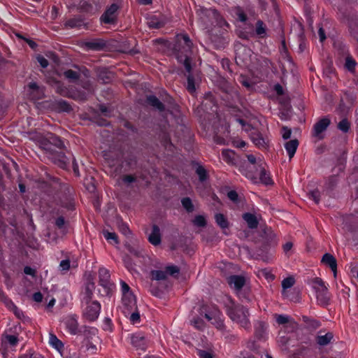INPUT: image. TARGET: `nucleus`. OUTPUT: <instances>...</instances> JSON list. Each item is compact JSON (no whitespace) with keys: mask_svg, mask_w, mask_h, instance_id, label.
I'll return each instance as SVG.
<instances>
[{"mask_svg":"<svg viewBox=\"0 0 358 358\" xmlns=\"http://www.w3.org/2000/svg\"><path fill=\"white\" fill-rule=\"evenodd\" d=\"M177 43L174 45V54L179 63L183 64L187 74V91L193 94L196 92V79L194 73L192 72L191 55L192 43L187 34L181 36Z\"/></svg>","mask_w":358,"mask_h":358,"instance_id":"nucleus-1","label":"nucleus"},{"mask_svg":"<svg viewBox=\"0 0 358 358\" xmlns=\"http://www.w3.org/2000/svg\"><path fill=\"white\" fill-rule=\"evenodd\" d=\"M94 289L95 284L90 280L85 284L84 289L80 294L83 317L89 322L96 321L101 312L100 303L93 299Z\"/></svg>","mask_w":358,"mask_h":358,"instance_id":"nucleus-2","label":"nucleus"},{"mask_svg":"<svg viewBox=\"0 0 358 358\" xmlns=\"http://www.w3.org/2000/svg\"><path fill=\"white\" fill-rule=\"evenodd\" d=\"M29 138L36 141L40 148L44 150L48 154L55 152V148L61 150L64 148V142L60 137L52 133H48L45 136L37 133H30Z\"/></svg>","mask_w":358,"mask_h":358,"instance_id":"nucleus-3","label":"nucleus"},{"mask_svg":"<svg viewBox=\"0 0 358 358\" xmlns=\"http://www.w3.org/2000/svg\"><path fill=\"white\" fill-rule=\"evenodd\" d=\"M199 22L203 29H210L215 24H222L223 21L218 12L213 8L200 6L196 10Z\"/></svg>","mask_w":358,"mask_h":358,"instance_id":"nucleus-4","label":"nucleus"},{"mask_svg":"<svg viewBox=\"0 0 358 358\" xmlns=\"http://www.w3.org/2000/svg\"><path fill=\"white\" fill-rule=\"evenodd\" d=\"M227 314L232 321L237 322L242 327L245 329L250 327L249 312L243 306L235 304L231 301L227 306Z\"/></svg>","mask_w":358,"mask_h":358,"instance_id":"nucleus-5","label":"nucleus"},{"mask_svg":"<svg viewBox=\"0 0 358 358\" xmlns=\"http://www.w3.org/2000/svg\"><path fill=\"white\" fill-rule=\"evenodd\" d=\"M99 285L103 288L102 296H110L114 285L110 282V275L109 271L105 268L99 269Z\"/></svg>","mask_w":358,"mask_h":358,"instance_id":"nucleus-6","label":"nucleus"},{"mask_svg":"<svg viewBox=\"0 0 358 358\" xmlns=\"http://www.w3.org/2000/svg\"><path fill=\"white\" fill-rule=\"evenodd\" d=\"M69 156H66L62 152L55 151L50 154H48L49 159L59 167L63 169H67L70 164V162L73 157L71 154H69Z\"/></svg>","mask_w":358,"mask_h":358,"instance_id":"nucleus-7","label":"nucleus"},{"mask_svg":"<svg viewBox=\"0 0 358 358\" xmlns=\"http://www.w3.org/2000/svg\"><path fill=\"white\" fill-rule=\"evenodd\" d=\"M227 282L240 298L247 299L245 295L242 294V289L245 284V278L243 276L238 275H230L227 278Z\"/></svg>","mask_w":358,"mask_h":358,"instance_id":"nucleus-8","label":"nucleus"},{"mask_svg":"<svg viewBox=\"0 0 358 358\" xmlns=\"http://www.w3.org/2000/svg\"><path fill=\"white\" fill-rule=\"evenodd\" d=\"M343 20L347 23L350 35L358 42V15L354 13L344 15Z\"/></svg>","mask_w":358,"mask_h":358,"instance_id":"nucleus-9","label":"nucleus"},{"mask_svg":"<svg viewBox=\"0 0 358 358\" xmlns=\"http://www.w3.org/2000/svg\"><path fill=\"white\" fill-rule=\"evenodd\" d=\"M119 8L120 6L117 3H112L101 16V22L104 24L115 23L117 20V11Z\"/></svg>","mask_w":358,"mask_h":358,"instance_id":"nucleus-10","label":"nucleus"},{"mask_svg":"<svg viewBox=\"0 0 358 358\" xmlns=\"http://www.w3.org/2000/svg\"><path fill=\"white\" fill-rule=\"evenodd\" d=\"M122 303L123 307V313L127 317L129 316L133 310H136L138 307L136 303V298L133 293L123 295L122 297Z\"/></svg>","mask_w":358,"mask_h":358,"instance_id":"nucleus-11","label":"nucleus"},{"mask_svg":"<svg viewBox=\"0 0 358 358\" xmlns=\"http://www.w3.org/2000/svg\"><path fill=\"white\" fill-rule=\"evenodd\" d=\"M250 139L259 149L266 150L268 148V139L264 138L262 134L257 130L250 134Z\"/></svg>","mask_w":358,"mask_h":358,"instance_id":"nucleus-12","label":"nucleus"},{"mask_svg":"<svg viewBox=\"0 0 358 358\" xmlns=\"http://www.w3.org/2000/svg\"><path fill=\"white\" fill-rule=\"evenodd\" d=\"M258 165H255L253 167L250 166V164L246 163H241L239 167V171L248 179L253 181L257 179V173L258 171Z\"/></svg>","mask_w":358,"mask_h":358,"instance_id":"nucleus-13","label":"nucleus"},{"mask_svg":"<svg viewBox=\"0 0 358 358\" xmlns=\"http://www.w3.org/2000/svg\"><path fill=\"white\" fill-rule=\"evenodd\" d=\"M276 322L278 324H287V327H289L292 331L297 329L298 324L289 315L282 314H275L274 315Z\"/></svg>","mask_w":358,"mask_h":358,"instance_id":"nucleus-14","label":"nucleus"},{"mask_svg":"<svg viewBox=\"0 0 358 358\" xmlns=\"http://www.w3.org/2000/svg\"><path fill=\"white\" fill-rule=\"evenodd\" d=\"M330 123L331 120L327 117L320 119L313 126V136L320 137V135L327 129Z\"/></svg>","mask_w":358,"mask_h":358,"instance_id":"nucleus-15","label":"nucleus"},{"mask_svg":"<svg viewBox=\"0 0 358 358\" xmlns=\"http://www.w3.org/2000/svg\"><path fill=\"white\" fill-rule=\"evenodd\" d=\"M257 175V179L253 180L252 181L254 183L260 182L266 185L272 184V180L269 176V173L266 171L264 165L259 166Z\"/></svg>","mask_w":358,"mask_h":358,"instance_id":"nucleus-16","label":"nucleus"},{"mask_svg":"<svg viewBox=\"0 0 358 358\" xmlns=\"http://www.w3.org/2000/svg\"><path fill=\"white\" fill-rule=\"evenodd\" d=\"M65 325L69 332L72 335L79 334L80 328L76 315L69 316L65 321Z\"/></svg>","mask_w":358,"mask_h":358,"instance_id":"nucleus-17","label":"nucleus"},{"mask_svg":"<svg viewBox=\"0 0 358 358\" xmlns=\"http://www.w3.org/2000/svg\"><path fill=\"white\" fill-rule=\"evenodd\" d=\"M85 46L87 50H101L106 47V43L101 38L93 39L90 41L85 42Z\"/></svg>","mask_w":358,"mask_h":358,"instance_id":"nucleus-18","label":"nucleus"},{"mask_svg":"<svg viewBox=\"0 0 358 358\" xmlns=\"http://www.w3.org/2000/svg\"><path fill=\"white\" fill-rule=\"evenodd\" d=\"M98 334V329L96 327L83 326L80 328L79 334L85 337L87 341L92 339Z\"/></svg>","mask_w":358,"mask_h":358,"instance_id":"nucleus-19","label":"nucleus"},{"mask_svg":"<svg viewBox=\"0 0 358 358\" xmlns=\"http://www.w3.org/2000/svg\"><path fill=\"white\" fill-rule=\"evenodd\" d=\"M131 344L142 350H145L147 347L145 338L141 334H136L131 336Z\"/></svg>","mask_w":358,"mask_h":358,"instance_id":"nucleus-20","label":"nucleus"},{"mask_svg":"<svg viewBox=\"0 0 358 358\" xmlns=\"http://www.w3.org/2000/svg\"><path fill=\"white\" fill-rule=\"evenodd\" d=\"M149 242L153 245H158L161 243V234L159 227L154 224L152 226V229L151 234L148 236Z\"/></svg>","mask_w":358,"mask_h":358,"instance_id":"nucleus-21","label":"nucleus"},{"mask_svg":"<svg viewBox=\"0 0 358 358\" xmlns=\"http://www.w3.org/2000/svg\"><path fill=\"white\" fill-rule=\"evenodd\" d=\"M322 262L329 266L336 276L337 269V262L336 258L329 253H325L322 258Z\"/></svg>","mask_w":358,"mask_h":358,"instance_id":"nucleus-22","label":"nucleus"},{"mask_svg":"<svg viewBox=\"0 0 358 358\" xmlns=\"http://www.w3.org/2000/svg\"><path fill=\"white\" fill-rule=\"evenodd\" d=\"M267 326L263 322H257L255 324V335L259 340L264 339L266 334Z\"/></svg>","mask_w":358,"mask_h":358,"instance_id":"nucleus-23","label":"nucleus"},{"mask_svg":"<svg viewBox=\"0 0 358 358\" xmlns=\"http://www.w3.org/2000/svg\"><path fill=\"white\" fill-rule=\"evenodd\" d=\"M308 284L312 287L316 293L324 290L325 291V289H327L324 282L320 278H314L310 279L308 281Z\"/></svg>","mask_w":358,"mask_h":358,"instance_id":"nucleus-24","label":"nucleus"},{"mask_svg":"<svg viewBox=\"0 0 358 358\" xmlns=\"http://www.w3.org/2000/svg\"><path fill=\"white\" fill-rule=\"evenodd\" d=\"M298 146L299 141L297 139L290 140L285 143V148L290 159L294 156Z\"/></svg>","mask_w":358,"mask_h":358,"instance_id":"nucleus-25","label":"nucleus"},{"mask_svg":"<svg viewBox=\"0 0 358 358\" xmlns=\"http://www.w3.org/2000/svg\"><path fill=\"white\" fill-rule=\"evenodd\" d=\"M146 101L150 106L157 109L160 112L164 111L165 110L164 105L155 95L147 96Z\"/></svg>","mask_w":358,"mask_h":358,"instance_id":"nucleus-26","label":"nucleus"},{"mask_svg":"<svg viewBox=\"0 0 358 358\" xmlns=\"http://www.w3.org/2000/svg\"><path fill=\"white\" fill-rule=\"evenodd\" d=\"M316 298L318 304L322 306H326L329 303L330 301V294L328 292V289H325V291H321L316 293Z\"/></svg>","mask_w":358,"mask_h":358,"instance_id":"nucleus-27","label":"nucleus"},{"mask_svg":"<svg viewBox=\"0 0 358 358\" xmlns=\"http://www.w3.org/2000/svg\"><path fill=\"white\" fill-rule=\"evenodd\" d=\"M243 219L246 222L250 229H256L258 227L259 222L257 217L250 213H245L243 215Z\"/></svg>","mask_w":358,"mask_h":358,"instance_id":"nucleus-28","label":"nucleus"},{"mask_svg":"<svg viewBox=\"0 0 358 358\" xmlns=\"http://www.w3.org/2000/svg\"><path fill=\"white\" fill-rule=\"evenodd\" d=\"M319 334H321V331H320ZM333 338V334L331 332H327L324 335L318 334L316 337V342L320 346H325L330 343Z\"/></svg>","mask_w":358,"mask_h":358,"instance_id":"nucleus-29","label":"nucleus"},{"mask_svg":"<svg viewBox=\"0 0 358 358\" xmlns=\"http://www.w3.org/2000/svg\"><path fill=\"white\" fill-rule=\"evenodd\" d=\"M85 25L84 19L80 16L71 18L65 22V26L70 28H80Z\"/></svg>","mask_w":358,"mask_h":358,"instance_id":"nucleus-30","label":"nucleus"},{"mask_svg":"<svg viewBox=\"0 0 358 358\" xmlns=\"http://www.w3.org/2000/svg\"><path fill=\"white\" fill-rule=\"evenodd\" d=\"M302 320L306 324L307 329L314 330L321 326V322L319 320L309 317L308 316H303Z\"/></svg>","mask_w":358,"mask_h":358,"instance_id":"nucleus-31","label":"nucleus"},{"mask_svg":"<svg viewBox=\"0 0 358 358\" xmlns=\"http://www.w3.org/2000/svg\"><path fill=\"white\" fill-rule=\"evenodd\" d=\"M257 255L263 261L268 262L271 259L272 254L269 253L268 246L263 245L262 248H259L256 251Z\"/></svg>","mask_w":358,"mask_h":358,"instance_id":"nucleus-32","label":"nucleus"},{"mask_svg":"<svg viewBox=\"0 0 358 358\" xmlns=\"http://www.w3.org/2000/svg\"><path fill=\"white\" fill-rule=\"evenodd\" d=\"M88 95L86 92L80 90H71L69 98H71L76 101H85L87 99Z\"/></svg>","mask_w":358,"mask_h":358,"instance_id":"nucleus-33","label":"nucleus"},{"mask_svg":"<svg viewBox=\"0 0 358 358\" xmlns=\"http://www.w3.org/2000/svg\"><path fill=\"white\" fill-rule=\"evenodd\" d=\"M357 63L352 55H348L345 59V68L351 73L355 72Z\"/></svg>","mask_w":358,"mask_h":358,"instance_id":"nucleus-34","label":"nucleus"},{"mask_svg":"<svg viewBox=\"0 0 358 358\" xmlns=\"http://www.w3.org/2000/svg\"><path fill=\"white\" fill-rule=\"evenodd\" d=\"M49 343L53 348L58 350L64 348L62 342L53 334H50Z\"/></svg>","mask_w":358,"mask_h":358,"instance_id":"nucleus-35","label":"nucleus"},{"mask_svg":"<svg viewBox=\"0 0 358 358\" xmlns=\"http://www.w3.org/2000/svg\"><path fill=\"white\" fill-rule=\"evenodd\" d=\"M150 275L152 280H164L167 278L165 270H153L151 271Z\"/></svg>","mask_w":358,"mask_h":358,"instance_id":"nucleus-36","label":"nucleus"},{"mask_svg":"<svg viewBox=\"0 0 358 358\" xmlns=\"http://www.w3.org/2000/svg\"><path fill=\"white\" fill-rule=\"evenodd\" d=\"M71 91V90L68 89L62 83L57 82L56 92L59 95L69 98Z\"/></svg>","mask_w":358,"mask_h":358,"instance_id":"nucleus-37","label":"nucleus"},{"mask_svg":"<svg viewBox=\"0 0 358 358\" xmlns=\"http://www.w3.org/2000/svg\"><path fill=\"white\" fill-rule=\"evenodd\" d=\"M216 223L222 228L226 229L229 227V222L224 215L222 213H217L215 215Z\"/></svg>","mask_w":358,"mask_h":358,"instance_id":"nucleus-38","label":"nucleus"},{"mask_svg":"<svg viewBox=\"0 0 358 358\" xmlns=\"http://www.w3.org/2000/svg\"><path fill=\"white\" fill-rule=\"evenodd\" d=\"M55 105L57 108L61 111L69 113L72 110L71 105L66 101L63 99L57 101Z\"/></svg>","mask_w":358,"mask_h":358,"instance_id":"nucleus-39","label":"nucleus"},{"mask_svg":"<svg viewBox=\"0 0 358 358\" xmlns=\"http://www.w3.org/2000/svg\"><path fill=\"white\" fill-rule=\"evenodd\" d=\"M295 282L294 278L293 277H288L285 278L282 281V295L287 296V292H285V289L292 287Z\"/></svg>","mask_w":358,"mask_h":358,"instance_id":"nucleus-40","label":"nucleus"},{"mask_svg":"<svg viewBox=\"0 0 358 358\" xmlns=\"http://www.w3.org/2000/svg\"><path fill=\"white\" fill-rule=\"evenodd\" d=\"M182 207L187 213H192L194 210V206L190 198L185 197L181 200Z\"/></svg>","mask_w":358,"mask_h":358,"instance_id":"nucleus-41","label":"nucleus"},{"mask_svg":"<svg viewBox=\"0 0 358 358\" xmlns=\"http://www.w3.org/2000/svg\"><path fill=\"white\" fill-rule=\"evenodd\" d=\"M248 161H244L242 163H246L247 164H250V166L253 167L255 165H258V167L262 165H265V164L262 162V160L259 159L257 160L256 157L253 155H247Z\"/></svg>","mask_w":358,"mask_h":358,"instance_id":"nucleus-42","label":"nucleus"},{"mask_svg":"<svg viewBox=\"0 0 358 358\" xmlns=\"http://www.w3.org/2000/svg\"><path fill=\"white\" fill-rule=\"evenodd\" d=\"M208 102L211 104H213V106H215V100L213 98V96L211 92H208L205 94L204 96V100L201 103V106L203 109H208Z\"/></svg>","mask_w":358,"mask_h":358,"instance_id":"nucleus-43","label":"nucleus"},{"mask_svg":"<svg viewBox=\"0 0 358 358\" xmlns=\"http://www.w3.org/2000/svg\"><path fill=\"white\" fill-rule=\"evenodd\" d=\"M148 24V26L152 29H159L164 26V22L158 20L156 17H151Z\"/></svg>","mask_w":358,"mask_h":358,"instance_id":"nucleus-44","label":"nucleus"},{"mask_svg":"<svg viewBox=\"0 0 358 358\" xmlns=\"http://www.w3.org/2000/svg\"><path fill=\"white\" fill-rule=\"evenodd\" d=\"M80 85L84 90L87 91L86 93L87 94V95H89L90 94H92L94 92V87L92 86V83L90 80H81L80 81Z\"/></svg>","mask_w":358,"mask_h":358,"instance_id":"nucleus-45","label":"nucleus"},{"mask_svg":"<svg viewBox=\"0 0 358 358\" xmlns=\"http://www.w3.org/2000/svg\"><path fill=\"white\" fill-rule=\"evenodd\" d=\"M98 78L105 83H109L111 80V75L106 69L101 70L99 72Z\"/></svg>","mask_w":358,"mask_h":358,"instance_id":"nucleus-46","label":"nucleus"},{"mask_svg":"<svg viewBox=\"0 0 358 358\" xmlns=\"http://www.w3.org/2000/svg\"><path fill=\"white\" fill-rule=\"evenodd\" d=\"M125 247L127 250L132 255H134L136 257H141L142 256V249L140 247H134L129 244H126Z\"/></svg>","mask_w":358,"mask_h":358,"instance_id":"nucleus-47","label":"nucleus"},{"mask_svg":"<svg viewBox=\"0 0 358 358\" xmlns=\"http://www.w3.org/2000/svg\"><path fill=\"white\" fill-rule=\"evenodd\" d=\"M256 34L261 37H263L266 34V28L264 22L261 20H258L256 23Z\"/></svg>","mask_w":358,"mask_h":358,"instance_id":"nucleus-48","label":"nucleus"},{"mask_svg":"<svg viewBox=\"0 0 358 358\" xmlns=\"http://www.w3.org/2000/svg\"><path fill=\"white\" fill-rule=\"evenodd\" d=\"M64 75L65 78L70 80H76L79 78V73L75 71H73L71 69L65 71L64 72Z\"/></svg>","mask_w":358,"mask_h":358,"instance_id":"nucleus-49","label":"nucleus"},{"mask_svg":"<svg viewBox=\"0 0 358 358\" xmlns=\"http://www.w3.org/2000/svg\"><path fill=\"white\" fill-rule=\"evenodd\" d=\"M165 272L166 273V276H168V275L175 276L180 273V268L178 266L174 265L168 266L165 268Z\"/></svg>","mask_w":358,"mask_h":358,"instance_id":"nucleus-50","label":"nucleus"},{"mask_svg":"<svg viewBox=\"0 0 358 358\" xmlns=\"http://www.w3.org/2000/svg\"><path fill=\"white\" fill-rule=\"evenodd\" d=\"M129 315V320L132 324H134L140 322V313L138 310V308L136 310H133Z\"/></svg>","mask_w":358,"mask_h":358,"instance_id":"nucleus-51","label":"nucleus"},{"mask_svg":"<svg viewBox=\"0 0 358 358\" xmlns=\"http://www.w3.org/2000/svg\"><path fill=\"white\" fill-rule=\"evenodd\" d=\"M308 196L309 199H313L317 204L319 203L320 201V192L318 189L310 191L308 193Z\"/></svg>","mask_w":358,"mask_h":358,"instance_id":"nucleus-52","label":"nucleus"},{"mask_svg":"<svg viewBox=\"0 0 358 358\" xmlns=\"http://www.w3.org/2000/svg\"><path fill=\"white\" fill-rule=\"evenodd\" d=\"M191 324L197 329L202 330L204 328V322L200 317H194L191 320Z\"/></svg>","mask_w":358,"mask_h":358,"instance_id":"nucleus-53","label":"nucleus"},{"mask_svg":"<svg viewBox=\"0 0 358 358\" xmlns=\"http://www.w3.org/2000/svg\"><path fill=\"white\" fill-rule=\"evenodd\" d=\"M350 126V122L348 121L347 119H343L338 124V129H340L341 131L344 133H347L349 131Z\"/></svg>","mask_w":358,"mask_h":358,"instance_id":"nucleus-54","label":"nucleus"},{"mask_svg":"<svg viewBox=\"0 0 358 358\" xmlns=\"http://www.w3.org/2000/svg\"><path fill=\"white\" fill-rule=\"evenodd\" d=\"M196 173L199 176L201 182H203L207 179V173L203 166H199L196 168Z\"/></svg>","mask_w":358,"mask_h":358,"instance_id":"nucleus-55","label":"nucleus"},{"mask_svg":"<svg viewBox=\"0 0 358 358\" xmlns=\"http://www.w3.org/2000/svg\"><path fill=\"white\" fill-rule=\"evenodd\" d=\"M221 315H217L214 318L212 324L220 330H222L224 328V324L223 320L220 317Z\"/></svg>","mask_w":358,"mask_h":358,"instance_id":"nucleus-56","label":"nucleus"},{"mask_svg":"<svg viewBox=\"0 0 358 358\" xmlns=\"http://www.w3.org/2000/svg\"><path fill=\"white\" fill-rule=\"evenodd\" d=\"M193 223L194 225L200 227H203L206 225V221L205 217L203 215H196L194 220Z\"/></svg>","mask_w":358,"mask_h":358,"instance_id":"nucleus-57","label":"nucleus"},{"mask_svg":"<svg viewBox=\"0 0 358 358\" xmlns=\"http://www.w3.org/2000/svg\"><path fill=\"white\" fill-rule=\"evenodd\" d=\"M234 153L232 151L229 150H223L222 152V156L223 160L227 163H231L234 157Z\"/></svg>","mask_w":358,"mask_h":358,"instance_id":"nucleus-58","label":"nucleus"},{"mask_svg":"<svg viewBox=\"0 0 358 358\" xmlns=\"http://www.w3.org/2000/svg\"><path fill=\"white\" fill-rule=\"evenodd\" d=\"M103 234L104 238L106 240H108V241L113 240L115 242V243H116V244H117L119 243L117 236L115 233L104 231L103 232Z\"/></svg>","mask_w":358,"mask_h":358,"instance_id":"nucleus-59","label":"nucleus"},{"mask_svg":"<svg viewBox=\"0 0 358 358\" xmlns=\"http://www.w3.org/2000/svg\"><path fill=\"white\" fill-rule=\"evenodd\" d=\"M228 198L236 203L240 202V198L238 193L235 190H231L227 193Z\"/></svg>","mask_w":358,"mask_h":358,"instance_id":"nucleus-60","label":"nucleus"},{"mask_svg":"<svg viewBox=\"0 0 358 358\" xmlns=\"http://www.w3.org/2000/svg\"><path fill=\"white\" fill-rule=\"evenodd\" d=\"M5 341L8 342L11 346H15L18 343V338L15 335H6L5 336Z\"/></svg>","mask_w":358,"mask_h":358,"instance_id":"nucleus-61","label":"nucleus"},{"mask_svg":"<svg viewBox=\"0 0 358 358\" xmlns=\"http://www.w3.org/2000/svg\"><path fill=\"white\" fill-rule=\"evenodd\" d=\"M120 285H121V291H122V296L132 294V292H131V289H130V287L128 285L127 283H126L123 280H121Z\"/></svg>","mask_w":358,"mask_h":358,"instance_id":"nucleus-62","label":"nucleus"},{"mask_svg":"<svg viewBox=\"0 0 358 358\" xmlns=\"http://www.w3.org/2000/svg\"><path fill=\"white\" fill-rule=\"evenodd\" d=\"M309 347H306L303 345H300L298 349L296 350V354L298 355L304 356L309 352Z\"/></svg>","mask_w":358,"mask_h":358,"instance_id":"nucleus-63","label":"nucleus"},{"mask_svg":"<svg viewBox=\"0 0 358 358\" xmlns=\"http://www.w3.org/2000/svg\"><path fill=\"white\" fill-rule=\"evenodd\" d=\"M199 358H213L212 354L206 350H199L198 351Z\"/></svg>","mask_w":358,"mask_h":358,"instance_id":"nucleus-64","label":"nucleus"}]
</instances>
